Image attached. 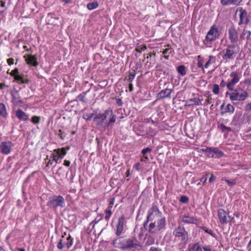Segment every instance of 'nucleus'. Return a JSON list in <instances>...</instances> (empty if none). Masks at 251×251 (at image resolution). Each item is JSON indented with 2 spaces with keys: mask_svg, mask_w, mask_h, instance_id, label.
Returning <instances> with one entry per match:
<instances>
[{
  "mask_svg": "<svg viewBox=\"0 0 251 251\" xmlns=\"http://www.w3.org/2000/svg\"><path fill=\"white\" fill-rule=\"evenodd\" d=\"M104 213H105V216L104 217L105 220L106 221H108L112 214V210H105Z\"/></svg>",
  "mask_w": 251,
  "mask_h": 251,
  "instance_id": "nucleus-32",
  "label": "nucleus"
},
{
  "mask_svg": "<svg viewBox=\"0 0 251 251\" xmlns=\"http://www.w3.org/2000/svg\"><path fill=\"white\" fill-rule=\"evenodd\" d=\"M150 251H161V250L160 249L157 248L155 247H151L150 249Z\"/></svg>",
  "mask_w": 251,
  "mask_h": 251,
  "instance_id": "nucleus-58",
  "label": "nucleus"
},
{
  "mask_svg": "<svg viewBox=\"0 0 251 251\" xmlns=\"http://www.w3.org/2000/svg\"><path fill=\"white\" fill-rule=\"evenodd\" d=\"M66 236H67V233L66 232L62 233V234L61 235V238L60 239V241H59V242L57 244V248L59 250H62L63 248H64V245L63 244V243L64 242V239H65Z\"/></svg>",
  "mask_w": 251,
  "mask_h": 251,
  "instance_id": "nucleus-26",
  "label": "nucleus"
},
{
  "mask_svg": "<svg viewBox=\"0 0 251 251\" xmlns=\"http://www.w3.org/2000/svg\"><path fill=\"white\" fill-rule=\"evenodd\" d=\"M47 205L52 209L63 207L65 206V199L61 196L53 195L49 198Z\"/></svg>",
  "mask_w": 251,
  "mask_h": 251,
  "instance_id": "nucleus-5",
  "label": "nucleus"
},
{
  "mask_svg": "<svg viewBox=\"0 0 251 251\" xmlns=\"http://www.w3.org/2000/svg\"><path fill=\"white\" fill-rule=\"evenodd\" d=\"M118 237V238L114 239L113 241V246L115 248L121 249L122 250H126V237L125 236Z\"/></svg>",
  "mask_w": 251,
  "mask_h": 251,
  "instance_id": "nucleus-13",
  "label": "nucleus"
},
{
  "mask_svg": "<svg viewBox=\"0 0 251 251\" xmlns=\"http://www.w3.org/2000/svg\"><path fill=\"white\" fill-rule=\"evenodd\" d=\"M201 150L208 158H220L225 155L224 152L217 147H206Z\"/></svg>",
  "mask_w": 251,
  "mask_h": 251,
  "instance_id": "nucleus-6",
  "label": "nucleus"
},
{
  "mask_svg": "<svg viewBox=\"0 0 251 251\" xmlns=\"http://www.w3.org/2000/svg\"><path fill=\"white\" fill-rule=\"evenodd\" d=\"M240 48L238 45L231 44L223 50L222 58L224 60H233L235 58L239 53Z\"/></svg>",
  "mask_w": 251,
  "mask_h": 251,
  "instance_id": "nucleus-3",
  "label": "nucleus"
},
{
  "mask_svg": "<svg viewBox=\"0 0 251 251\" xmlns=\"http://www.w3.org/2000/svg\"><path fill=\"white\" fill-rule=\"evenodd\" d=\"M63 164L64 166H65L66 167H69V166H70V165L71 164V162L69 160H65L64 161Z\"/></svg>",
  "mask_w": 251,
  "mask_h": 251,
  "instance_id": "nucleus-57",
  "label": "nucleus"
},
{
  "mask_svg": "<svg viewBox=\"0 0 251 251\" xmlns=\"http://www.w3.org/2000/svg\"><path fill=\"white\" fill-rule=\"evenodd\" d=\"M57 135L62 140H64L65 138V136L63 135V132L62 131V130L61 129H59L58 130V133H57Z\"/></svg>",
  "mask_w": 251,
  "mask_h": 251,
  "instance_id": "nucleus-41",
  "label": "nucleus"
},
{
  "mask_svg": "<svg viewBox=\"0 0 251 251\" xmlns=\"http://www.w3.org/2000/svg\"><path fill=\"white\" fill-rule=\"evenodd\" d=\"M180 201L183 203H187L189 201V198L186 196H182L180 198Z\"/></svg>",
  "mask_w": 251,
  "mask_h": 251,
  "instance_id": "nucleus-36",
  "label": "nucleus"
},
{
  "mask_svg": "<svg viewBox=\"0 0 251 251\" xmlns=\"http://www.w3.org/2000/svg\"><path fill=\"white\" fill-rule=\"evenodd\" d=\"M106 118V116L104 114H99V115H96L94 117V120L95 121L96 119H101L103 121L104 119H105Z\"/></svg>",
  "mask_w": 251,
  "mask_h": 251,
  "instance_id": "nucleus-35",
  "label": "nucleus"
},
{
  "mask_svg": "<svg viewBox=\"0 0 251 251\" xmlns=\"http://www.w3.org/2000/svg\"><path fill=\"white\" fill-rule=\"evenodd\" d=\"M216 62V57L213 55H210L208 60L204 65V69H207L210 65L214 64Z\"/></svg>",
  "mask_w": 251,
  "mask_h": 251,
  "instance_id": "nucleus-24",
  "label": "nucleus"
},
{
  "mask_svg": "<svg viewBox=\"0 0 251 251\" xmlns=\"http://www.w3.org/2000/svg\"><path fill=\"white\" fill-rule=\"evenodd\" d=\"M15 81H16L19 84H27L28 83V80L24 77L23 75H16L14 78Z\"/></svg>",
  "mask_w": 251,
  "mask_h": 251,
  "instance_id": "nucleus-23",
  "label": "nucleus"
},
{
  "mask_svg": "<svg viewBox=\"0 0 251 251\" xmlns=\"http://www.w3.org/2000/svg\"><path fill=\"white\" fill-rule=\"evenodd\" d=\"M98 3L97 2L89 3L87 7L89 10H93L97 8L98 7Z\"/></svg>",
  "mask_w": 251,
  "mask_h": 251,
  "instance_id": "nucleus-33",
  "label": "nucleus"
},
{
  "mask_svg": "<svg viewBox=\"0 0 251 251\" xmlns=\"http://www.w3.org/2000/svg\"><path fill=\"white\" fill-rule=\"evenodd\" d=\"M197 66L199 68H201L203 71H204V65H203V58L201 55H198L197 56Z\"/></svg>",
  "mask_w": 251,
  "mask_h": 251,
  "instance_id": "nucleus-27",
  "label": "nucleus"
},
{
  "mask_svg": "<svg viewBox=\"0 0 251 251\" xmlns=\"http://www.w3.org/2000/svg\"><path fill=\"white\" fill-rule=\"evenodd\" d=\"M115 198H110L108 200L109 205L113 206L114 202H115Z\"/></svg>",
  "mask_w": 251,
  "mask_h": 251,
  "instance_id": "nucleus-48",
  "label": "nucleus"
},
{
  "mask_svg": "<svg viewBox=\"0 0 251 251\" xmlns=\"http://www.w3.org/2000/svg\"><path fill=\"white\" fill-rule=\"evenodd\" d=\"M201 228L205 232L209 234L212 237H216V234L215 233H214L212 230L207 228L205 226H202V227H201Z\"/></svg>",
  "mask_w": 251,
  "mask_h": 251,
  "instance_id": "nucleus-29",
  "label": "nucleus"
},
{
  "mask_svg": "<svg viewBox=\"0 0 251 251\" xmlns=\"http://www.w3.org/2000/svg\"><path fill=\"white\" fill-rule=\"evenodd\" d=\"M141 247L140 242L135 237L126 238V250L130 249H138Z\"/></svg>",
  "mask_w": 251,
  "mask_h": 251,
  "instance_id": "nucleus-11",
  "label": "nucleus"
},
{
  "mask_svg": "<svg viewBox=\"0 0 251 251\" xmlns=\"http://www.w3.org/2000/svg\"><path fill=\"white\" fill-rule=\"evenodd\" d=\"M220 86L222 87V88H224L226 86H227V83H226V82L224 80H222L221 82H220Z\"/></svg>",
  "mask_w": 251,
  "mask_h": 251,
  "instance_id": "nucleus-51",
  "label": "nucleus"
},
{
  "mask_svg": "<svg viewBox=\"0 0 251 251\" xmlns=\"http://www.w3.org/2000/svg\"><path fill=\"white\" fill-rule=\"evenodd\" d=\"M151 149L149 148H146L145 149H144L142 151V153L143 154V155H146V154L148 152H151Z\"/></svg>",
  "mask_w": 251,
  "mask_h": 251,
  "instance_id": "nucleus-42",
  "label": "nucleus"
},
{
  "mask_svg": "<svg viewBox=\"0 0 251 251\" xmlns=\"http://www.w3.org/2000/svg\"><path fill=\"white\" fill-rule=\"evenodd\" d=\"M5 109H6V107H5V105L2 103H0V110H5Z\"/></svg>",
  "mask_w": 251,
  "mask_h": 251,
  "instance_id": "nucleus-61",
  "label": "nucleus"
},
{
  "mask_svg": "<svg viewBox=\"0 0 251 251\" xmlns=\"http://www.w3.org/2000/svg\"><path fill=\"white\" fill-rule=\"evenodd\" d=\"M70 150V147L68 146L66 148H59L57 149H54V150H53V151L55 152L58 154L59 153L62 156H65L67 154L66 150Z\"/></svg>",
  "mask_w": 251,
  "mask_h": 251,
  "instance_id": "nucleus-25",
  "label": "nucleus"
},
{
  "mask_svg": "<svg viewBox=\"0 0 251 251\" xmlns=\"http://www.w3.org/2000/svg\"><path fill=\"white\" fill-rule=\"evenodd\" d=\"M221 32L218 25H213L207 33L205 40L207 42L211 43L219 38Z\"/></svg>",
  "mask_w": 251,
  "mask_h": 251,
  "instance_id": "nucleus-7",
  "label": "nucleus"
},
{
  "mask_svg": "<svg viewBox=\"0 0 251 251\" xmlns=\"http://www.w3.org/2000/svg\"><path fill=\"white\" fill-rule=\"evenodd\" d=\"M53 160L50 159L46 163V167L49 168L50 166L53 164Z\"/></svg>",
  "mask_w": 251,
  "mask_h": 251,
  "instance_id": "nucleus-46",
  "label": "nucleus"
},
{
  "mask_svg": "<svg viewBox=\"0 0 251 251\" xmlns=\"http://www.w3.org/2000/svg\"><path fill=\"white\" fill-rule=\"evenodd\" d=\"M225 181L227 183L228 185L231 186L234 184H235V182L234 180H232L231 181H230L228 179H225Z\"/></svg>",
  "mask_w": 251,
  "mask_h": 251,
  "instance_id": "nucleus-49",
  "label": "nucleus"
},
{
  "mask_svg": "<svg viewBox=\"0 0 251 251\" xmlns=\"http://www.w3.org/2000/svg\"><path fill=\"white\" fill-rule=\"evenodd\" d=\"M173 92V90L172 89H165L161 90L157 94V98L158 99H164L166 98H170L171 93Z\"/></svg>",
  "mask_w": 251,
  "mask_h": 251,
  "instance_id": "nucleus-17",
  "label": "nucleus"
},
{
  "mask_svg": "<svg viewBox=\"0 0 251 251\" xmlns=\"http://www.w3.org/2000/svg\"><path fill=\"white\" fill-rule=\"evenodd\" d=\"M229 39L231 43H237L238 40V33L234 27H230L228 30Z\"/></svg>",
  "mask_w": 251,
  "mask_h": 251,
  "instance_id": "nucleus-15",
  "label": "nucleus"
},
{
  "mask_svg": "<svg viewBox=\"0 0 251 251\" xmlns=\"http://www.w3.org/2000/svg\"><path fill=\"white\" fill-rule=\"evenodd\" d=\"M176 241H179L182 244H186L188 239V232L182 225H179L173 232Z\"/></svg>",
  "mask_w": 251,
  "mask_h": 251,
  "instance_id": "nucleus-4",
  "label": "nucleus"
},
{
  "mask_svg": "<svg viewBox=\"0 0 251 251\" xmlns=\"http://www.w3.org/2000/svg\"><path fill=\"white\" fill-rule=\"evenodd\" d=\"M59 156L58 153L54 152L53 151L51 153L50 157L52 158L53 161L55 162L56 163H58V160L59 159Z\"/></svg>",
  "mask_w": 251,
  "mask_h": 251,
  "instance_id": "nucleus-30",
  "label": "nucleus"
},
{
  "mask_svg": "<svg viewBox=\"0 0 251 251\" xmlns=\"http://www.w3.org/2000/svg\"><path fill=\"white\" fill-rule=\"evenodd\" d=\"M102 219V217H100L99 219H97V218H95L91 223L90 226H92V227L94 228L95 225L97 224L100 220Z\"/></svg>",
  "mask_w": 251,
  "mask_h": 251,
  "instance_id": "nucleus-40",
  "label": "nucleus"
},
{
  "mask_svg": "<svg viewBox=\"0 0 251 251\" xmlns=\"http://www.w3.org/2000/svg\"><path fill=\"white\" fill-rule=\"evenodd\" d=\"M73 242L74 238L70 234H68L66 239H64L63 244L64 247H66L67 249H70L73 244Z\"/></svg>",
  "mask_w": 251,
  "mask_h": 251,
  "instance_id": "nucleus-20",
  "label": "nucleus"
},
{
  "mask_svg": "<svg viewBox=\"0 0 251 251\" xmlns=\"http://www.w3.org/2000/svg\"><path fill=\"white\" fill-rule=\"evenodd\" d=\"M218 128L220 129L223 132H224L226 130V126L224 124H221L218 126Z\"/></svg>",
  "mask_w": 251,
  "mask_h": 251,
  "instance_id": "nucleus-43",
  "label": "nucleus"
},
{
  "mask_svg": "<svg viewBox=\"0 0 251 251\" xmlns=\"http://www.w3.org/2000/svg\"><path fill=\"white\" fill-rule=\"evenodd\" d=\"M0 115L4 118L6 117L7 115L6 111H0Z\"/></svg>",
  "mask_w": 251,
  "mask_h": 251,
  "instance_id": "nucleus-52",
  "label": "nucleus"
},
{
  "mask_svg": "<svg viewBox=\"0 0 251 251\" xmlns=\"http://www.w3.org/2000/svg\"><path fill=\"white\" fill-rule=\"evenodd\" d=\"M207 175H206L205 176H202L200 179L201 182L203 183L205 182L207 178Z\"/></svg>",
  "mask_w": 251,
  "mask_h": 251,
  "instance_id": "nucleus-54",
  "label": "nucleus"
},
{
  "mask_svg": "<svg viewBox=\"0 0 251 251\" xmlns=\"http://www.w3.org/2000/svg\"><path fill=\"white\" fill-rule=\"evenodd\" d=\"M134 76H135V75L131 74L130 75H129L128 76V81L130 82H132L134 78Z\"/></svg>",
  "mask_w": 251,
  "mask_h": 251,
  "instance_id": "nucleus-59",
  "label": "nucleus"
},
{
  "mask_svg": "<svg viewBox=\"0 0 251 251\" xmlns=\"http://www.w3.org/2000/svg\"><path fill=\"white\" fill-rule=\"evenodd\" d=\"M242 0H221V4L224 6L238 5Z\"/></svg>",
  "mask_w": 251,
  "mask_h": 251,
  "instance_id": "nucleus-19",
  "label": "nucleus"
},
{
  "mask_svg": "<svg viewBox=\"0 0 251 251\" xmlns=\"http://www.w3.org/2000/svg\"><path fill=\"white\" fill-rule=\"evenodd\" d=\"M126 221L125 216L122 215L118 219V222L116 225L115 234L117 236H120L125 232Z\"/></svg>",
  "mask_w": 251,
  "mask_h": 251,
  "instance_id": "nucleus-8",
  "label": "nucleus"
},
{
  "mask_svg": "<svg viewBox=\"0 0 251 251\" xmlns=\"http://www.w3.org/2000/svg\"><path fill=\"white\" fill-rule=\"evenodd\" d=\"M163 54H172L173 50L171 49H166L162 51H160Z\"/></svg>",
  "mask_w": 251,
  "mask_h": 251,
  "instance_id": "nucleus-37",
  "label": "nucleus"
},
{
  "mask_svg": "<svg viewBox=\"0 0 251 251\" xmlns=\"http://www.w3.org/2000/svg\"><path fill=\"white\" fill-rule=\"evenodd\" d=\"M216 180V176L213 175L211 174L209 179V182H212Z\"/></svg>",
  "mask_w": 251,
  "mask_h": 251,
  "instance_id": "nucleus-47",
  "label": "nucleus"
},
{
  "mask_svg": "<svg viewBox=\"0 0 251 251\" xmlns=\"http://www.w3.org/2000/svg\"><path fill=\"white\" fill-rule=\"evenodd\" d=\"M9 74L15 78L16 75H19V70L17 68H15L12 70Z\"/></svg>",
  "mask_w": 251,
  "mask_h": 251,
  "instance_id": "nucleus-38",
  "label": "nucleus"
},
{
  "mask_svg": "<svg viewBox=\"0 0 251 251\" xmlns=\"http://www.w3.org/2000/svg\"><path fill=\"white\" fill-rule=\"evenodd\" d=\"M144 156L141 158V161L147 162L149 160V157L148 156L143 155Z\"/></svg>",
  "mask_w": 251,
  "mask_h": 251,
  "instance_id": "nucleus-50",
  "label": "nucleus"
},
{
  "mask_svg": "<svg viewBox=\"0 0 251 251\" xmlns=\"http://www.w3.org/2000/svg\"><path fill=\"white\" fill-rule=\"evenodd\" d=\"M218 216L219 221L222 224L233 222V218L228 216V213L223 209L218 210Z\"/></svg>",
  "mask_w": 251,
  "mask_h": 251,
  "instance_id": "nucleus-9",
  "label": "nucleus"
},
{
  "mask_svg": "<svg viewBox=\"0 0 251 251\" xmlns=\"http://www.w3.org/2000/svg\"><path fill=\"white\" fill-rule=\"evenodd\" d=\"M94 114H84L83 115V118L86 120H90L93 117Z\"/></svg>",
  "mask_w": 251,
  "mask_h": 251,
  "instance_id": "nucleus-39",
  "label": "nucleus"
},
{
  "mask_svg": "<svg viewBox=\"0 0 251 251\" xmlns=\"http://www.w3.org/2000/svg\"><path fill=\"white\" fill-rule=\"evenodd\" d=\"M16 115L21 121H25L29 118V116L23 111H16Z\"/></svg>",
  "mask_w": 251,
  "mask_h": 251,
  "instance_id": "nucleus-21",
  "label": "nucleus"
},
{
  "mask_svg": "<svg viewBox=\"0 0 251 251\" xmlns=\"http://www.w3.org/2000/svg\"><path fill=\"white\" fill-rule=\"evenodd\" d=\"M188 250L189 251H202V246L199 242L190 244Z\"/></svg>",
  "mask_w": 251,
  "mask_h": 251,
  "instance_id": "nucleus-22",
  "label": "nucleus"
},
{
  "mask_svg": "<svg viewBox=\"0 0 251 251\" xmlns=\"http://www.w3.org/2000/svg\"><path fill=\"white\" fill-rule=\"evenodd\" d=\"M182 221L184 224H196L198 223V220L194 217L189 216L187 215H184L182 218Z\"/></svg>",
  "mask_w": 251,
  "mask_h": 251,
  "instance_id": "nucleus-18",
  "label": "nucleus"
},
{
  "mask_svg": "<svg viewBox=\"0 0 251 251\" xmlns=\"http://www.w3.org/2000/svg\"><path fill=\"white\" fill-rule=\"evenodd\" d=\"M41 117L40 116H34L32 117L31 121L34 124H38L40 123Z\"/></svg>",
  "mask_w": 251,
  "mask_h": 251,
  "instance_id": "nucleus-34",
  "label": "nucleus"
},
{
  "mask_svg": "<svg viewBox=\"0 0 251 251\" xmlns=\"http://www.w3.org/2000/svg\"><path fill=\"white\" fill-rule=\"evenodd\" d=\"M246 108L247 110H251V103H249L247 104Z\"/></svg>",
  "mask_w": 251,
  "mask_h": 251,
  "instance_id": "nucleus-64",
  "label": "nucleus"
},
{
  "mask_svg": "<svg viewBox=\"0 0 251 251\" xmlns=\"http://www.w3.org/2000/svg\"><path fill=\"white\" fill-rule=\"evenodd\" d=\"M239 13L240 21L238 23L239 25L243 24H247L248 22L247 13L242 7H238L236 11V13Z\"/></svg>",
  "mask_w": 251,
  "mask_h": 251,
  "instance_id": "nucleus-14",
  "label": "nucleus"
},
{
  "mask_svg": "<svg viewBox=\"0 0 251 251\" xmlns=\"http://www.w3.org/2000/svg\"><path fill=\"white\" fill-rule=\"evenodd\" d=\"M231 92H226V96H229V99L232 101H243L248 97V92L240 87L235 89H232Z\"/></svg>",
  "mask_w": 251,
  "mask_h": 251,
  "instance_id": "nucleus-2",
  "label": "nucleus"
},
{
  "mask_svg": "<svg viewBox=\"0 0 251 251\" xmlns=\"http://www.w3.org/2000/svg\"><path fill=\"white\" fill-rule=\"evenodd\" d=\"M150 222L148 231L151 233H156L166 228V218L156 205H152L148 211L147 219L143 223L144 227H146Z\"/></svg>",
  "mask_w": 251,
  "mask_h": 251,
  "instance_id": "nucleus-1",
  "label": "nucleus"
},
{
  "mask_svg": "<svg viewBox=\"0 0 251 251\" xmlns=\"http://www.w3.org/2000/svg\"><path fill=\"white\" fill-rule=\"evenodd\" d=\"M234 215L236 218H239L240 217L241 214H240V212H235V213H234Z\"/></svg>",
  "mask_w": 251,
  "mask_h": 251,
  "instance_id": "nucleus-63",
  "label": "nucleus"
},
{
  "mask_svg": "<svg viewBox=\"0 0 251 251\" xmlns=\"http://www.w3.org/2000/svg\"><path fill=\"white\" fill-rule=\"evenodd\" d=\"M14 59L10 58L7 60V62L9 65H11L14 64Z\"/></svg>",
  "mask_w": 251,
  "mask_h": 251,
  "instance_id": "nucleus-56",
  "label": "nucleus"
},
{
  "mask_svg": "<svg viewBox=\"0 0 251 251\" xmlns=\"http://www.w3.org/2000/svg\"><path fill=\"white\" fill-rule=\"evenodd\" d=\"M229 76L232 78L227 83V88L229 90H232L234 85L239 81L241 78V74L236 72H232Z\"/></svg>",
  "mask_w": 251,
  "mask_h": 251,
  "instance_id": "nucleus-12",
  "label": "nucleus"
},
{
  "mask_svg": "<svg viewBox=\"0 0 251 251\" xmlns=\"http://www.w3.org/2000/svg\"><path fill=\"white\" fill-rule=\"evenodd\" d=\"M243 34L244 35L246 36L247 38H249L250 36H251V32L250 31H248V30H244V32H243Z\"/></svg>",
  "mask_w": 251,
  "mask_h": 251,
  "instance_id": "nucleus-45",
  "label": "nucleus"
},
{
  "mask_svg": "<svg viewBox=\"0 0 251 251\" xmlns=\"http://www.w3.org/2000/svg\"><path fill=\"white\" fill-rule=\"evenodd\" d=\"M212 92L215 95H218L220 92L219 85L217 84H213L212 86Z\"/></svg>",
  "mask_w": 251,
  "mask_h": 251,
  "instance_id": "nucleus-31",
  "label": "nucleus"
},
{
  "mask_svg": "<svg viewBox=\"0 0 251 251\" xmlns=\"http://www.w3.org/2000/svg\"><path fill=\"white\" fill-rule=\"evenodd\" d=\"M177 71L182 76H184L186 74L185 67L183 65H180L177 67Z\"/></svg>",
  "mask_w": 251,
  "mask_h": 251,
  "instance_id": "nucleus-28",
  "label": "nucleus"
},
{
  "mask_svg": "<svg viewBox=\"0 0 251 251\" xmlns=\"http://www.w3.org/2000/svg\"><path fill=\"white\" fill-rule=\"evenodd\" d=\"M116 103L120 106L122 105L123 102L120 99H116Z\"/></svg>",
  "mask_w": 251,
  "mask_h": 251,
  "instance_id": "nucleus-60",
  "label": "nucleus"
},
{
  "mask_svg": "<svg viewBox=\"0 0 251 251\" xmlns=\"http://www.w3.org/2000/svg\"><path fill=\"white\" fill-rule=\"evenodd\" d=\"M115 121H116V116L114 115H112V117L110 118V119L109 120L108 125L110 124V123H114V122H115Z\"/></svg>",
  "mask_w": 251,
  "mask_h": 251,
  "instance_id": "nucleus-53",
  "label": "nucleus"
},
{
  "mask_svg": "<svg viewBox=\"0 0 251 251\" xmlns=\"http://www.w3.org/2000/svg\"><path fill=\"white\" fill-rule=\"evenodd\" d=\"M134 168H135V169L138 171L139 170H140L141 169V164L140 163H136L134 165Z\"/></svg>",
  "mask_w": 251,
  "mask_h": 251,
  "instance_id": "nucleus-44",
  "label": "nucleus"
},
{
  "mask_svg": "<svg viewBox=\"0 0 251 251\" xmlns=\"http://www.w3.org/2000/svg\"><path fill=\"white\" fill-rule=\"evenodd\" d=\"M14 144L10 141H2L0 142V152L4 155L10 154Z\"/></svg>",
  "mask_w": 251,
  "mask_h": 251,
  "instance_id": "nucleus-10",
  "label": "nucleus"
},
{
  "mask_svg": "<svg viewBox=\"0 0 251 251\" xmlns=\"http://www.w3.org/2000/svg\"><path fill=\"white\" fill-rule=\"evenodd\" d=\"M77 104V101H72L71 102L69 103V106H71L72 107L73 106V105H74L75 104Z\"/></svg>",
  "mask_w": 251,
  "mask_h": 251,
  "instance_id": "nucleus-62",
  "label": "nucleus"
},
{
  "mask_svg": "<svg viewBox=\"0 0 251 251\" xmlns=\"http://www.w3.org/2000/svg\"><path fill=\"white\" fill-rule=\"evenodd\" d=\"M26 63L29 65L36 67L38 65L37 58L35 55L26 54L24 56Z\"/></svg>",
  "mask_w": 251,
  "mask_h": 251,
  "instance_id": "nucleus-16",
  "label": "nucleus"
},
{
  "mask_svg": "<svg viewBox=\"0 0 251 251\" xmlns=\"http://www.w3.org/2000/svg\"><path fill=\"white\" fill-rule=\"evenodd\" d=\"M202 250L204 251H211V249L210 246H204L202 247Z\"/></svg>",
  "mask_w": 251,
  "mask_h": 251,
  "instance_id": "nucleus-55",
  "label": "nucleus"
}]
</instances>
